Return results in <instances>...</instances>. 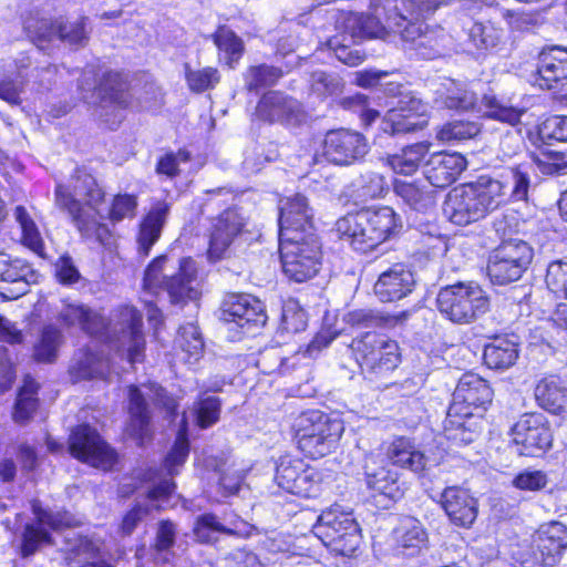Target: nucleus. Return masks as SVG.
<instances>
[{
  "label": "nucleus",
  "instance_id": "obj_5",
  "mask_svg": "<svg viewBox=\"0 0 567 567\" xmlns=\"http://www.w3.org/2000/svg\"><path fill=\"white\" fill-rule=\"evenodd\" d=\"M435 103L450 110L468 111L476 109L485 117L509 125L520 122L523 110L513 106L494 94H484L478 103L476 93L470 84L450 78L440 79L434 84Z\"/></svg>",
  "mask_w": 567,
  "mask_h": 567
},
{
  "label": "nucleus",
  "instance_id": "obj_7",
  "mask_svg": "<svg viewBox=\"0 0 567 567\" xmlns=\"http://www.w3.org/2000/svg\"><path fill=\"white\" fill-rule=\"evenodd\" d=\"M83 92L95 91L100 102L96 107L99 118L110 128L115 130L124 118V111L130 105L127 82L118 72H106L97 81L93 66H86L79 82Z\"/></svg>",
  "mask_w": 567,
  "mask_h": 567
},
{
  "label": "nucleus",
  "instance_id": "obj_21",
  "mask_svg": "<svg viewBox=\"0 0 567 567\" xmlns=\"http://www.w3.org/2000/svg\"><path fill=\"white\" fill-rule=\"evenodd\" d=\"M313 210L307 197L296 194L279 202V238L316 235L313 233Z\"/></svg>",
  "mask_w": 567,
  "mask_h": 567
},
{
  "label": "nucleus",
  "instance_id": "obj_4",
  "mask_svg": "<svg viewBox=\"0 0 567 567\" xmlns=\"http://www.w3.org/2000/svg\"><path fill=\"white\" fill-rule=\"evenodd\" d=\"M408 21L400 28L399 34L403 50L411 56L434 60L445 54L451 43L443 28L430 27L419 20L426 18L444 2V0H400Z\"/></svg>",
  "mask_w": 567,
  "mask_h": 567
},
{
  "label": "nucleus",
  "instance_id": "obj_22",
  "mask_svg": "<svg viewBox=\"0 0 567 567\" xmlns=\"http://www.w3.org/2000/svg\"><path fill=\"white\" fill-rule=\"evenodd\" d=\"M513 442L519 455L538 456L547 451L553 441L550 429L542 415H524L512 429Z\"/></svg>",
  "mask_w": 567,
  "mask_h": 567
},
{
  "label": "nucleus",
  "instance_id": "obj_20",
  "mask_svg": "<svg viewBox=\"0 0 567 567\" xmlns=\"http://www.w3.org/2000/svg\"><path fill=\"white\" fill-rule=\"evenodd\" d=\"M369 152L364 135L350 130H334L326 134L323 154L337 165H351L361 161Z\"/></svg>",
  "mask_w": 567,
  "mask_h": 567
},
{
  "label": "nucleus",
  "instance_id": "obj_51",
  "mask_svg": "<svg viewBox=\"0 0 567 567\" xmlns=\"http://www.w3.org/2000/svg\"><path fill=\"white\" fill-rule=\"evenodd\" d=\"M188 454L189 442L187 437L186 422L183 420V425L178 430L174 445L164 461V468L169 476H174L178 473L179 467H182L186 462Z\"/></svg>",
  "mask_w": 567,
  "mask_h": 567
},
{
  "label": "nucleus",
  "instance_id": "obj_28",
  "mask_svg": "<svg viewBox=\"0 0 567 567\" xmlns=\"http://www.w3.org/2000/svg\"><path fill=\"white\" fill-rule=\"evenodd\" d=\"M244 226L243 215L236 208H226L213 223L208 258L214 261L224 258Z\"/></svg>",
  "mask_w": 567,
  "mask_h": 567
},
{
  "label": "nucleus",
  "instance_id": "obj_43",
  "mask_svg": "<svg viewBox=\"0 0 567 567\" xmlns=\"http://www.w3.org/2000/svg\"><path fill=\"white\" fill-rule=\"evenodd\" d=\"M493 392H453L449 416L470 417L483 414L492 403Z\"/></svg>",
  "mask_w": 567,
  "mask_h": 567
},
{
  "label": "nucleus",
  "instance_id": "obj_42",
  "mask_svg": "<svg viewBox=\"0 0 567 567\" xmlns=\"http://www.w3.org/2000/svg\"><path fill=\"white\" fill-rule=\"evenodd\" d=\"M517 357V344L507 337H495L484 347L483 359L489 369H507L515 363Z\"/></svg>",
  "mask_w": 567,
  "mask_h": 567
},
{
  "label": "nucleus",
  "instance_id": "obj_57",
  "mask_svg": "<svg viewBox=\"0 0 567 567\" xmlns=\"http://www.w3.org/2000/svg\"><path fill=\"white\" fill-rule=\"evenodd\" d=\"M342 80L334 73L316 71L311 75V90L319 97H328L341 92Z\"/></svg>",
  "mask_w": 567,
  "mask_h": 567
},
{
  "label": "nucleus",
  "instance_id": "obj_63",
  "mask_svg": "<svg viewBox=\"0 0 567 567\" xmlns=\"http://www.w3.org/2000/svg\"><path fill=\"white\" fill-rule=\"evenodd\" d=\"M548 484L547 473L540 470L526 468L513 480V486L520 491L537 492Z\"/></svg>",
  "mask_w": 567,
  "mask_h": 567
},
{
  "label": "nucleus",
  "instance_id": "obj_58",
  "mask_svg": "<svg viewBox=\"0 0 567 567\" xmlns=\"http://www.w3.org/2000/svg\"><path fill=\"white\" fill-rule=\"evenodd\" d=\"M546 285L555 296L567 299V261L556 260L548 265Z\"/></svg>",
  "mask_w": 567,
  "mask_h": 567
},
{
  "label": "nucleus",
  "instance_id": "obj_38",
  "mask_svg": "<svg viewBox=\"0 0 567 567\" xmlns=\"http://www.w3.org/2000/svg\"><path fill=\"white\" fill-rule=\"evenodd\" d=\"M69 373L73 382L112 378L110 360L103 359L89 349H82L75 353Z\"/></svg>",
  "mask_w": 567,
  "mask_h": 567
},
{
  "label": "nucleus",
  "instance_id": "obj_23",
  "mask_svg": "<svg viewBox=\"0 0 567 567\" xmlns=\"http://www.w3.org/2000/svg\"><path fill=\"white\" fill-rule=\"evenodd\" d=\"M443 457V450L436 449L434 452L422 451L412 440L404 436L393 440L386 450V458L392 465L416 474L439 465Z\"/></svg>",
  "mask_w": 567,
  "mask_h": 567
},
{
  "label": "nucleus",
  "instance_id": "obj_17",
  "mask_svg": "<svg viewBox=\"0 0 567 567\" xmlns=\"http://www.w3.org/2000/svg\"><path fill=\"white\" fill-rule=\"evenodd\" d=\"M357 362L371 370L390 371L400 362L399 346L383 334L365 332L351 343Z\"/></svg>",
  "mask_w": 567,
  "mask_h": 567
},
{
  "label": "nucleus",
  "instance_id": "obj_55",
  "mask_svg": "<svg viewBox=\"0 0 567 567\" xmlns=\"http://www.w3.org/2000/svg\"><path fill=\"white\" fill-rule=\"evenodd\" d=\"M280 327L290 333H297L306 329L307 313L297 300L289 299L284 303Z\"/></svg>",
  "mask_w": 567,
  "mask_h": 567
},
{
  "label": "nucleus",
  "instance_id": "obj_44",
  "mask_svg": "<svg viewBox=\"0 0 567 567\" xmlns=\"http://www.w3.org/2000/svg\"><path fill=\"white\" fill-rule=\"evenodd\" d=\"M368 216V219H360V221L364 223V225L373 226L375 236L379 237L380 243H384L395 236L400 228V218L395 214V212L389 207L383 206L375 209H364Z\"/></svg>",
  "mask_w": 567,
  "mask_h": 567
},
{
  "label": "nucleus",
  "instance_id": "obj_49",
  "mask_svg": "<svg viewBox=\"0 0 567 567\" xmlns=\"http://www.w3.org/2000/svg\"><path fill=\"white\" fill-rule=\"evenodd\" d=\"M355 43L357 42H351L349 34L342 31H337V34L327 41L328 48L333 51L336 58L350 66L359 65L365 58L361 49L352 47V44Z\"/></svg>",
  "mask_w": 567,
  "mask_h": 567
},
{
  "label": "nucleus",
  "instance_id": "obj_34",
  "mask_svg": "<svg viewBox=\"0 0 567 567\" xmlns=\"http://www.w3.org/2000/svg\"><path fill=\"white\" fill-rule=\"evenodd\" d=\"M256 114L264 121L291 123L300 120L301 110L297 100L280 92H268L260 99Z\"/></svg>",
  "mask_w": 567,
  "mask_h": 567
},
{
  "label": "nucleus",
  "instance_id": "obj_12",
  "mask_svg": "<svg viewBox=\"0 0 567 567\" xmlns=\"http://www.w3.org/2000/svg\"><path fill=\"white\" fill-rule=\"evenodd\" d=\"M436 305L442 316L457 324H467L487 312L489 300L474 282H457L440 289Z\"/></svg>",
  "mask_w": 567,
  "mask_h": 567
},
{
  "label": "nucleus",
  "instance_id": "obj_35",
  "mask_svg": "<svg viewBox=\"0 0 567 567\" xmlns=\"http://www.w3.org/2000/svg\"><path fill=\"white\" fill-rule=\"evenodd\" d=\"M538 84L540 87L553 89L567 80V48L549 47L538 55Z\"/></svg>",
  "mask_w": 567,
  "mask_h": 567
},
{
  "label": "nucleus",
  "instance_id": "obj_33",
  "mask_svg": "<svg viewBox=\"0 0 567 567\" xmlns=\"http://www.w3.org/2000/svg\"><path fill=\"white\" fill-rule=\"evenodd\" d=\"M364 481L369 489L391 501L403 496L399 484L398 473L391 470L383 461L375 455H368L363 465Z\"/></svg>",
  "mask_w": 567,
  "mask_h": 567
},
{
  "label": "nucleus",
  "instance_id": "obj_64",
  "mask_svg": "<svg viewBox=\"0 0 567 567\" xmlns=\"http://www.w3.org/2000/svg\"><path fill=\"white\" fill-rule=\"evenodd\" d=\"M198 426L206 429L219 420L220 401L215 396L200 399L195 408Z\"/></svg>",
  "mask_w": 567,
  "mask_h": 567
},
{
  "label": "nucleus",
  "instance_id": "obj_37",
  "mask_svg": "<svg viewBox=\"0 0 567 567\" xmlns=\"http://www.w3.org/2000/svg\"><path fill=\"white\" fill-rule=\"evenodd\" d=\"M175 357L172 364L173 372L176 373L177 363L193 365L202 358L204 353V340L198 327L195 323H187L178 329L175 338Z\"/></svg>",
  "mask_w": 567,
  "mask_h": 567
},
{
  "label": "nucleus",
  "instance_id": "obj_31",
  "mask_svg": "<svg viewBox=\"0 0 567 567\" xmlns=\"http://www.w3.org/2000/svg\"><path fill=\"white\" fill-rule=\"evenodd\" d=\"M31 58L27 53H20L14 60V71H10L11 75L0 78V99L11 105H19L21 103L20 93L25 82L33 79L34 81H43L40 78V69L38 66L31 68ZM55 66L49 65L47 69H41V72L50 73Z\"/></svg>",
  "mask_w": 567,
  "mask_h": 567
},
{
  "label": "nucleus",
  "instance_id": "obj_9",
  "mask_svg": "<svg viewBox=\"0 0 567 567\" xmlns=\"http://www.w3.org/2000/svg\"><path fill=\"white\" fill-rule=\"evenodd\" d=\"M344 431L340 419L318 410L303 412L296 423L299 450L308 457L320 458L336 450Z\"/></svg>",
  "mask_w": 567,
  "mask_h": 567
},
{
  "label": "nucleus",
  "instance_id": "obj_46",
  "mask_svg": "<svg viewBox=\"0 0 567 567\" xmlns=\"http://www.w3.org/2000/svg\"><path fill=\"white\" fill-rule=\"evenodd\" d=\"M130 424L127 426L128 435L138 440L142 445L148 437L150 414L143 392H130Z\"/></svg>",
  "mask_w": 567,
  "mask_h": 567
},
{
  "label": "nucleus",
  "instance_id": "obj_29",
  "mask_svg": "<svg viewBox=\"0 0 567 567\" xmlns=\"http://www.w3.org/2000/svg\"><path fill=\"white\" fill-rule=\"evenodd\" d=\"M466 164L465 157L458 153H434L425 163L423 174L432 187L445 188L457 179Z\"/></svg>",
  "mask_w": 567,
  "mask_h": 567
},
{
  "label": "nucleus",
  "instance_id": "obj_59",
  "mask_svg": "<svg viewBox=\"0 0 567 567\" xmlns=\"http://www.w3.org/2000/svg\"><path fill=\"white\" fill-rule=\"evenodd\" d=\"M341 104L346 110L357 113L364 126L371 125L379 116V112L370 107L368 97L361 93L344 97Z\"/></svg>",
  "mask_w": 567,
  "mask_h": 567
},
{
  "label": "nucleus",
  "instance_id": "obj_30",
  "mask_svg": "<svg viewBox=\"0 0 567 567\" xmlns=\"http://www.w3.org/2000/svg\"><path fill=\"white\" fill-rule=\"evenodd\" d=\"M414 285V275L409 267L395 264L380 274L373 290L381 302H393L410 295Z\"/></svg>",
  "mask_w": 567,
  "mask_h": 567
},
{
  "label": "nucleus",
  "instance_id": "obj_41",
  "mask_svg": "<svg viewBox=\"0 0 567 567\" xmlns=\"http://www.w3.org/2000/svg\"><path fill=\"white\" fill-rule=\"evenodd\" d=\"M466 34L465 44L468 51L482 54L498 48L503 40L504 31L491 21H476L466 30Z\"/></svg>",
  "mask_w": 567,
  "mask_h": 567
},
{
  "label": "nucleus",
  "instance_id": "obj_61",
  "mask_svg": "<svg viewBox=\"0 0 567 567\" xmlns=\"http://www.w3.org/2000/svg\"><path fill=\"white\" fill-rule=\"evenodd\" d=\"M137 198L131 194H118L114 196L109 212L112 223H118L126 218H133L136 214Z\"/></svg>",
  "mask_w": 567,
  "mask_h": 567
},
{
  "label": "nucleus",
  "instance_id": "obj_50",
  "mask_svg": "<svg viewBox=\"0 0 567 567\" xmlns=\"http://www.w3.org/2000/svg\"><path fill=\"white\" fill-rule=\"evenodd\" d=\"M22 231V243L39 256L43 255V240L38 226L23 206H17L13 212Z\"/></svg>",
  "mask_w": 567,
  "mask_h": 567
},
{
  "label": "nucleus",
  "instance_id": "obj_62",
  "mask_svg": "<svg viewBox=\"0 0 567 567\" xmlns=\"http://www.w3.org/2000/svg\"><path fill=\"white\" fill-rule=\"evenodd\" d=\"M538 134L546 143L567 142V116L555 115L546 118L539 125Z\"/></svg>",
  "mask_w": 567,
  "mask_h": 567
},
{
  "label": "nucleus",
  "instance_id": "obj_54",
  "mask_svg": "<svg viewBox=\"0 0 567 567\" xmlns=\"http://www.w3.org/2000/svg\"><path fill=\"white\" fill-rule=\"evenodd\" d=\"M278 157L276 145L269 143L265 145L257 144L245 152L243 168L246 174H256L260 172L266 163H270Z\"/></svg>",
  "mask_w": 567,
  "mask_h": 567
},
{
  "label": "nucleus",
  "instance_id": "obj_16",
  "mask_svg": "<svg viewBox=\"0 0 567 567\" xmlns=\"http://www.w3.org/2000/svg\"><path fill=\"white\" fill-rule=\"evenodd\" d=\"M73 457L91 466L110 470L117 460L116 452L87 424L78 425L69 437Z\"/></svg>",
  "mask_w": 567,
  "mask_h": 567
},
{
  "label": "nucleus",
  "instance_id": "obj_3",
  "mask_svg": "<svg viewBox=\"0 0 567 567\" xmlns=\"http://www.w3.org/2000/svg\"><path fill=\"white\" fill-rule=\"evenodd\" d=\"M370 10L369 14L354 13L338 9L332 3H326L313 8L309 19L313 24L324 19L326 22L320 28L333 27L336 31L349 34L351 42L380 38L386 28L399 33L400 28L408 21L400 0H371Z\"/></svg>",
  "mask_w": 567,
  "mask_h": 567
},
{
  "label": "nucleus",
  "instance_id": "obj_6",
  "mask_svg": "<svg viewBox=\"0 0 567 567\" xmlns=\"http://www.w3.org/2000/svg\"><path fill=\"white\" fill-rule=\"evenodd\" d=\"M54 195L56 207L69 214L79 230H90L94 224L95 206L104 196L95 178L76 168L68 184L56 185Z\"/></svg>",
  "mask_w": 567,
  "mask_h": 567
},
{
  "label": "nucleus",
  "instance_id": "obj_10",
  "mask_svg": "<svg viewBox=\"0 0 567 567\" xmlns=\"http://www.w3.org/2000/svg\"><path fill=\"white\" fill-rule=\"evenodd\" d=\"M166 255L152 260L144 274V289L152 293H157L158 290L166 291L172 303L197 299L198 291L193 286L197 272L195 261L192 258H182L178 271L171 275L166 274Z\"/></svg>",
  "mask_w": 567,
  "mask_h": 567
},
{
  "label": "nucleus",
  "instance_id": "obj_52",
  "mask_svg": "<svg viewBox=\"0 0 567 567\" xmlns=\"http://www.w3.org/2000/svg\"><path fill=\"white\" fill-rule=\"evenodd\" d=\"M282 76L280 69L267 64H260L249 68L245 75L246 86L249 92L272 86Z\"/></svg>",
  "mask_w": 567,
  "mask_h": 567
},
{
  "label": "nucleus",
  "instance_id": "obj_14",
  "mask_svg": "<svg viewBox=\"0 0 567 567\" xmlns=\"http://www.w3.org/2000/svg\"><path fill=\"white\" fill-rule=\"evenodd\" d=\"M534 256L530 245L519 238H503L487 264V275L495 285H508L518 280L527 270Z\"/></svg>",
  "mask_w": 567,
  "mask_h": 567
},
{
  "label": "nucleus",
  "instance_id": "obj_2",
  "mask_svg": "<svg viewBox=\"0 0 567 567\" xmlns=\"http://www.w3.org/2000/svg\"><path fill=\"white\" fill-rule=\"evenodd\" d=\"M58 319L65 327L79 326L83 332L107 344L110 350L131 365L144 358L142 316L133 307H118L106 319L83 303L63 301Z\"/></svg>",
  "mask_w": 567,
  "mask_h": 567
},
{
  "label": "nucleus",
  "instance_id": "obj_32",
  "mask_svg": "<svg viewBox=\"0 0 567 567\" xmlns=\"http://www.w3.org/2000/svg\"><path fill=\"white\" fill-rule=\"evenodd\" d=\"M39 274L21 259H10L6 254H0V280L13 285L6 288L0 295L4 299H17L28 292L31 284L38 281Z\"/></svg>",
  "mask_w": 567,
  "mask_h": 567
},
{
  "label": "nucleus",
  "instance_id": "obj_45",
  "mask_svg": "<svg viewBox=\"0 0 567 567\" xmlns=\"http://www.w3.org/2000/svg\"><path fill=\"white\" fill-rule=\"evenodd\" d=\"M430 144L420 142L404 147L401 153L390 155L388 165L396 174L410 175L417 171L420 163L427 154Z\"/></svg>",
  "mask_w": 567,
  "mask_h": 567
},
{
  "label": "nucleus",
  "instance_id": "obj_19",
  "mask_svg": "<svg viewBox=\"0 0 567 567\" xmlns=\"http://www.w3.org/2000/svg\"><path fill=\"white\" fill-rule=\"evenodd\" d=\"M426 104L411 92L400 93L398 102L384 115L382 132L396 135L422 128L426 121Z\"/></svg>",
  "mask_w": 567,
  "mask_h": 567
},
{
  "label": "nucleus",
  "instance_id": "obj_47",
  "mask_svg": "<svg viewBox=\"0 0 567 567\" xmlns=\"http://www.w3.org/2000/svg\"><path fill=\"white\" fill-rule=\"evenodd\" d=\"M62 331L54 324H45L34 344L33 358L38 362L52 363L58 358L60 347L63 344Z\"/></svg>",
  "mask_w": 567,
  "mask_h": 567
},
{
  "label": "nucleus",
  "instance_id": "obj_53",
  "mask_svg": "<svg viewBox=\"0 0 567 567\" xmlns=\"http://www.w3.org/2000/svg\"><path fill=\"white\" fill-rule=\"evenodd\" d=\"M185 79L192 92L202 93L212 90L220 80L217 69L207 66L203 69H192L185 66Z\"/></svg>",
  "mask_w": 567,
  "mask_h": 567
},
{
  "label": "nucleus",
  "instance_id": "obj_26",
  "mask_svg": "<svg viewBox=\"0 0 567 567\" xmlns=\"http://www.w3.org/2000/svg\"><path fill=\"white\" fill-rule=\"evenodd\" d=\"M567 548V527L558 522L542 525L534 539L533 556L543 567H553Z\"/></svg>",
  "mask_w": 567,
  "mask_h": 567
},
{
  "label": "nucleus",
  "instance_id": "obj_13",
  "mask_svg": "<svg viewBox=\"0 0 567 567\" xmlns=\"http://www.w3.org/2000/svg\"><path fill=\"white\" fill-rule=\"evenodd\" d=\"M282 271L292 281L313 278L321 265V245L316 235L279 238Z\"/></svg>",
  "mask_w": 567,
  "mask_h": 567
},
{
  "label": "nucleus",
  "instance_id": "obj_24",
  "mask_svg": "<svg viewBox=\"0 0 567 567\" xmlns=\"http://www.w3.org/2000/svg\"><path fill=\"white\" fill-rule=\"evenodd\" d=\"M33 513L37 517L38 525L27 524L21 544V556L29 557L33 555L42 544H50L51 536L44 526L58 530L63 527L71 526V518L63 513H52L34 505Z\"/></svg>",
  "mask_w": 567,
  "mask_h": 567
},
{
  "label": "nucleus",
  "instance_id": "obj_8",
  "mask_svg": "<svg viewBox=\"0 0 567 567\" xmlns=\"http://www.w3.org/2000/svg\"><path fill=\"white\" fill-rule=\"evenodd\" d=\"M85 25L84 17L75 21H65L63 18L52 20L38 8L23 18V30L39 50L48 49L54 41L71 48L85 45L89 40Z\"/></svg>",
  "mask_w": 567,
  "mask_h": 567
},
{
  "label": "nucleus",
  "instance_id": "obj_27",
  "mask_svg": "<svg viewBox=\"0 0 567 567\" xmlns=\"http://www.w3.org/2000/svg\"><path fill=\"white\" fill-rule=\"evenodd\" d=\"M439 503L455 526L468 528L477 517V499L468 489L461 486L445 487L440 495Z\"/></svg>",
  "mask_w": 567,
  "mask_h": 567
},
{
  "label": "nucleus",
  "instance_id": "obj_11",
  "mask_svg": "<svg viewBox=\"0 0 567 567\" xmlns=\"http://www.w3.org/2000/svg\"><path fill=\"white\" fill-rule=\"evenodd\" d=\"M313 534L336 554L352 556L362 539L359 524L351 511L334 504L324 509L312 527Z\"/></svg>",
  "mask_w": 567,
  "mask_h": 567
},
{
  "label": "nucleus",
  "instance_id": "obj_1",
  "mask_svg": "<svg viewBox=\"0 0 567 567\" xmlns=\"http://www.w3.org/2000/svg\"><path fill=\"white\" fill-rule=\"evenodd\" d=\"M535 161L529 157L507 167L502 179L480 176L476 182L453 188L446 195L443 213L458 226L475 223L508 200H526Z\"/></svg>",
  "mask_w": 567,
  "mask_h": 567
},
{
  "label": "nucleus",
  "instance_id": "obj_39",
  "mask_svg": "<svg viewBox=\"0 0 567 567\" xmlns=\"http://www.w3.org/2000/svg\"><path fill=\"white\" fill-rule=\"evenodd\" d=\"M393 189L411 209L425 213L435 205V190L423 181L408 182L395 179Z\"/></svg>",
  "mask_w": 567,
  "mask_h": 567
},
{
  "label": "nucleus",
  "instance_id": "obj_36",
  "mask_svg": "<svg viewBox=\"0 0 567 567\" xmlns=\"http://www.w3.org/2000/svg\"><path fill=\"white\" fill-rule=\"evenodd\" d=\"M169 210L171 206L168 203L164 200L156 202L141 220L136 240L137 252L141 257H147L152 247L159 239Z\"/></svg>",
  "mask_w": 567,
  "mask_h": 567
},
{
  "label": "nucleus",
  "instance_id": "obj_48",
  "mask_svg": "<svg viewBox=\"0 0 567 567\" xmlns=\"http://www.w3.org/2000/svg\"><path fill=\"white\" fill-rule=\"evenodd\" d=\"M214 42L219 51V59L234 69L244 53L243 40L234 31L220 27L214 34Z\"/></svg>",
  "mask_w": 567,
  "mask_h": 567
},
{
  "label": "nucleus",
  "instance_id": "obj_25",
  "mask_svg": "<svg viewBox=\"0 0 567 567\" xmlns=\"http://www.w3.org/2000/svg\"><path fill=\"white\" fill-rule=\"evenodd\" d=\"M360 219H368L365 210L349 213L339 218L334 225L338 237L353 250L367 254L381 245L379 237L373 234V226L364 225Z\"/></svg>",
  "mask_w": 567,
  "mask_h": 567
},
{
  "label": "nucleus",
  "instance_id": "obj_18",
  "mask_svg": "<svg viewBox=\"0 0 567 567\" xmlns=\"http://www.w3.org/2000/svg\"><path fill=\"white\" fill-rule=\"evenodd\" d=\"M221 320L228 330L241 334L256 333L267 321L264 303L250 295H230L221 307Z\"/></svg>",
  "mask_w": 567,
  "mask_h": 567
},
{
  "label": "nucleus",
  "instance_id": "obj_40",
  "mask_svg": "<svg viewBox=\"0 0 567 567\" xmlns=\"http://www.w3.org/2000/svg\"><path fill=\"white\" fill-rule=\"evenodd\" d=\"M398 548L405 556H414L426 546L427 534L414 517H404L394 530Z\"/></svg>",
  "mask_w": 567,
  "mask_h": 567
},
{
  "label": "nucleus",
  "instance_id": "obj_15",
  "mask_svg": "<svg viewBox=\"0 0 567 567\" xmlns=\"http://www.w3.org/2000/svg\"><path fill=\"white\" fill-rule=\"evenodd\" d=\"M275 483L286 493L309 498L319 493L318 472L291 455H282L276 463Z\"/></svg>",
  "mask_w": 567,
  "mask_h": 567
},
{
  "label": "nucleus",
  "instance_id": "obj_60",
  "mask_svg": "<svg viewBox=\"0 0 567 567\" xmlns=\"http://www.w3.org/2000/svg\"><path fill=\"white\" fill-rule=\"evenodd\" d=\"M218 533H231V530L220 524L213 514H204L197 518L194 534L199 542L212 543Z\"/></svg>",
  "mask_w": 567,
  "mask_h": 567
},
{
  "label": "nucleus",
  "instance_id": "obj_56",
  "mask_svg": "<svg viewBox=\"0 0 567 567\" xmlns=\"http://www.w3.org/2000/svg\"><path fill=\"white\" fill-rule=\"evenodd\" d=\"M480 131V125L476 122L452 121L441 128L439 136L442 141L461 142L476 136Z\"/></svg>",
  "mask_w": 567,
  "mask_h": 567
}]
</instances>
